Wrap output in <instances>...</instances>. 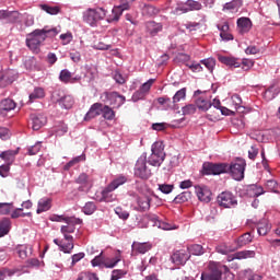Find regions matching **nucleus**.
Segmentation results:
<instances>
[{
    "instance_id": "nucleus-42",
    "label": "nucleus",
    "mask_w": 280,
    "mask_h": 280,
    "mask_svg": "<svg viewBox=\"0 0 280 280\" xmlns=\"http://www.w3.org/2000/svg\"><path fill=\"white\" fill-rule=\"evenodd\" d=\"M14 211V203L0 202V215H10Z\"/></svg>"
},
{
    "instance_id": "nucleus-17",
    "label": "nucleus",
    "mask_w": 280,
    "mask_h": 280,
    "mask_svg": "<svg viewBox=\"0 0 280 280\" xmlns=\"http://www.w3.org/2000/svg\"><path fill=\"white\" fill-rule=\"evenodd\" d=\"M16 80V71L14 70H7L1 77H0V88L5 89V86H10L12 82Z\"/></svg>"
},
{
    "instance_id": "nucleus-58",
    "label": "nucleus",
    "mask_w": 280,
    "mask_h": 280,
    "mask_svg": "<svg viewBox=\"0 0 280 280\" xmlns=\"http://www.w3.org/2000/svg\"><path fill=\"white\" fill-rule=\"evenodd\" d=\"M196 105L195 104H188L182 108L183 115H194L196 113Z\"/></svg>"
},
{
    "instance_id": "nucleus-63",
    "label": "nucleus",
    "mask_w": 280,
    "mask_h": 280,
    "mask_svg": "<svg viewBox=\"0 0 280 280\" xmlns=\"http://www.w3.org/2000/svg\"><path fill=\"white\" fill-rule=\"evenodd\" d=\"M232 104L235 106L236 110H240L241 108H244L242 106V97H240V95H237V94H234L232 96Z\"/></svg>"
},
{
    "instance_id": "nucleus-11",
    "label": "nucleus",
    "mask_w": 280,
    "mask_h": 280,
    "mask_svg": "<svg viewBox=\"0 0 280 280\" xmlns=\"http://www.w3.org/2000/svg\"><path fill=\"white\" fill-rule=\"evenodd\" d=\"M103 95L105 96V100H107L112 106H116V108L126 104V96L118 92H104Z\"/></svg>"
},
{
    "instance_id": "nucleus-31",
    "label": "nucleus",
    "mask_w": 280,
    "mask_h": 280,
    "mask_svg": "<svg viewBox=\"0 0 280 280\" xmlns=\"http://www.w3.org/2000/svg\"><path fill=\"white\" fill-rule=\"evenodd\" d=\"M270 229H272V226L266 219L260 220L257 224L258 235H268V233H270Z\"/></svg>"
},
{
    "instance_id": "nucleus-54",
    "label": "nucleus",
    "mask_w": 280,
    "mask_h": 280,
    "mask_svg": "<svg viewBox=\"0 0 280 280\" xmlns=\"http://www.w3.org/2000/svg\"><path fill=\"white\" fill-rule=\"evenodd\" d=\"M201 65H205L208 71L213 73V69H215V60L213 58L202 59Z\"/></svg>"
},
{
    "instance_id": "nucleus-61",
    "label": "nucleus",
    "mask_w": 280,
    "mask_h": 280,
    "mask_svg": "<svg viewBox=\"0 0 280 280\" xmlns=\"http://www.w3.org/2000/svg\"><path fill=\"white\" fill-rule=\"evenodd\" d=\"M145 95L148 94H144L143 91L141 89H139L138 91H136L132 96H131V101L133 102H139L141 100H145Z\"/></svg>"
},
{
    "instance_id": "nucleus-22",
    "label": "nucleus",
    "mask_w": 280,
    "mask_h": 280,
    "mask_svg": "<svg viewBox=\"0 0 280 280\" xmlns=\"http://www.w3.org/2000/svg\"><path fill=\"white\" fill-rule=\"evenodd\" d=\"M150 202H152V199L148 196H142L137 198V205L136 208L137 211H140L141 213L145 211H150Z\"/></svg>"
},
{
    "instance_id": "nucleus-2",
    "label": "nucleus",
    "mask_w": 280,
    "mask_h": 280,
    "mask_svg": "<svg viewBox=\"0 0 280 280\" xmlns=\"http://www.w3.org/2000/svg\"><path fill=\"white\" fill-rule=\"evenodd\" d=\"M234 277L235 276L226 266H221L220 269H218V267L210 265V271L201 273V280H233Z\"/></svg>"
},
{
    "instance_id": "nucleus-33",
    "label": "nucleus",
    "mask_w": 280,
    "mask_h": 280,
    "mask_svg": "<svg viewBox=\"0 0 280 280\" xmlns=\"http://www.w3.org/2000/svg\"><path fill=\"white\" fill-rule=\"evenodd\" d=\"M12 226V222L10 219L4 218L0 221V237H5L10 233V229Z\"/></svg>"
},
{
    "instance_id": "nucleus-53",
    "label": "nucleus",
    "mask_w": 280,
    "mask_h": 280,
    "mask_svg": "<svg viewBox=\"0 0 280 280\" xmlns=\"http://www.w3.org/2000/svg\"><path fill=\"white\" fill-rule=\"evenodd\" d=\"M23 208H16L12 213H11V218L16 219V218H32V212H22Z\"/></svg>"
},
{
    "instance_id": "nucleus-64",
    "label": "nucleus",
    "mask_w": 280,
    "mask_h": 280,
    "mask_svg": "<svg viewBox=\"0 0 280 280\" xmlns=\"http://www.w3.org/2000/svg\"><path fill=\"white\" fill-rule=\"evenodd\" d=\"M62 234L75 233V225L72 223H67V225L61 226Z\"/></svg>"
},
{
    "instance_id": "nucleus-6",
    "label": "nucleus",
    "mask_w": 280,
    "mask_h": 280,
    "mask_svg": "<svg viewBox=\"0 0 280 280\" xmlns=\"http://www.w3.org/2000/svg\"><path fill=\"white\" fill-rule=\"evenodd\" d=\"M244 172H246V160L236 159L231 164H226V174H231L234 180H244Z\"/></svg>"
},
{
    "instance_id": "nucleus-5",
    "label": "nucleus",
    "mask_w": 280,
    "mask_h": 280,
    "mask_svg": "<svg viewBox=\"0 0 280 280\" xmlns=\"http://www.w3.org/2000/svg\"><path fill=\"white\" fill-rule=\"evenodd\" d=\"M218 60L219 62H221L222 65H225L230 69H238V67H241L243 71H249L254 65L253 60L250 59H243L242 61H240L235 57H226L222 55L218 56Z\"/></svg>"
},
{
    "instance_id": "nucleus-24",
    "label": "nucleus",
    "mask_w": 280,
    "mask_h": 280,
    "mask_svg": "<svg viewBox=\"0 0 280 280\" xmlns=\"http://www.w3.org/2000/svg\"><path fill=\"white\" fill-rule=\"evenodd\" d=\"M245 194L248 198H259L264 194V187L249 185L245 188Z\"/></svg>"
},
{
    "instance_id": "nucleus-51",
    "label": "nucleus",
    "mask_w": 280,
    "mask_h": 280,
    "mask_svg": "<svg viewBox=\"0 0 280 280\" xmlns=\"http://www.w3.org/2000/svg\"><path fill=\"white\" fill-rule=\"evenodd\" d=\"M185 97H187V89L183 88L173 96V104H178V102H180V100H185Z\"/></svg>"
},
{
    "instance_id": "nucleus-27",
    "label": "nucleus",
    "mask_w": 280,
    "mask_h": 280,
    "mask_svg": "<svg viewBox=\"0 0 280 280\" xmlns=\"http://www.w3.org/2000/svg\"><path fill=\"white\" fill-rule=\"evenodd\" d=\"M145 30L151 36H156L159 32H163V24L150 21L145 23Z\"/></svg>"
},
{
    "instance_id": "nucleus-52",
    "label": "nucleus",
    "mask_w": 280,
    "mask_h": 280,
    "mask_svg": "<svg viewBox=\"0 0 280 280\" xmlns=\"http://www.w3.org/2000/svg\"><path fill=\"white\" fill-rule=\"evenodd\" d=\"M77 280H100V278H97L96 273H93L91 271H83L79 275V278Z\"/></svg>"
},
{
    "instance_id": "nucleus-62",
    "label": "nucleus",
    "mask_w": 280,
    "mask_h": 280,
    "mask_svg": "<svg viewBox=\"0 0 280 280\" xmlns=\"http://www.w3.org/2000/svg\"><path fill=\"white\" fill-rule=\"evenodd\" d=\"M266 187L268 190L272 191L273 194H277V187H279V184L277 183V180L269 179L266 183Z\"/></svg>"
},
{
    "instance_id": "nucleus-55",
    "label": "nucleus",
    "mask_w": 280,
    "mask_h": 280,
    "mask_svg": "<svg viewBox=\"0 0 280 280\" xmlns=\"http://www.w3.org/2000/svg\"><path fill=\"white\" fill-rule=\"evenodd\" d=\"M116 215L120 218V220H128L130 218V213L126 210H124L121 207H117L115 209Z\"/></svg>"
},
{
    "instance_id": "nucleus-45",
    "label": "nucleus",
    "mask_w": 280,
    "mask_h": 280,
    "mask_svg": "<svg viewBox=\"0 0 280 280\" xmlns=\"http://www.w3.org/2000/svg\"><path fill=\"white\" fill-rule=\"evenodd\" d=\"M67 132H69V127L65 122H59L55 127V135H56V137H62V136L67 135Z\"/></svg>"
},
{
    "instance_id": "nucleus-10",
    "label": "nucleus",
    "mask_w": 280,
    "mask_h": 280,
    "mask_svg": "<svg viewBox=\"0 0 280 280\" xmlns=\"http://www.w3.org/2000/svg\"><path fill=\"white\" fill-rule=\"evenodd\" d=\"M103 253H101L98 256H95L92 260L91 264L93 268H96V266H100V268H115L121 259L119 257L113 258L110 261L104 259L102 257Z\"/></svg>"
},
{
    "instance_id": "nucleus-30",
    "label": "nucleus",
    "mask_w": 280,
    "mask_h": 280,
    "mask_svg": "<svg viewBox=\"0 0 280 280\" xmlns=\"http://www.w3.org/2000/svg\"><path fill=\"white\" fill-rule=\"evenodd\" d=\"M121 14H124V12L117 5H115L112 10V13L107 15V23H119Z\"/></svg>"
},
{
    "instance_id": "nucleus-49",
    "label": "nucleus",
    "mask_w": 280,
    "mask_h": 280,
    "mask_svg": "<svg viewBox=\"0 0 280 280\" xmlns=\"http://www.w3.org/2000/svg\"><path fill=\"white\" fill-rule=\"evenodd\" d=\"M186 5L188 7V12L202 10V3L196 0H187Z\"/></svg>"
},
{
    "instance_id": "nucleus-13",
    "label": "nucleus",
    "mask_w": 280,
    "mask_h": 280,
    "mask_svg": "<svg viewBox=\"0 0 280 280\" xmlns=\"http://www.w3.org/2000/svg\"><path fill=\"white\" fill-rule=\"evenodd\" d=\"M148 220L151 222L152 226H158V229H162V231H174V229H176V225L161 221L156 214H148Z\"/></svg>"
},
{
    "instance_id": "nucleus-28",
    "label": "nucleus",
    "mask_w": 280,
    "mask_h": 280,
    "mask_svg": "<svg viewBox=\"0 0 280 280\" xmlns=\"http://www.w3.org/2000/svg\"><path fill=\"white\" fill-rule=\"evenodd\" d=\"M59 80L60 82H63V84H69V82L73 83L80 80V78H73V74H71V71L63 69L59 73Z\"/></svg>"
},
{
    "instance_id": "nucleus-16",
    "label": "nucleus",
    "mask_w": 280,
    "mask_h": 280,
    "mask_svg": "<svg viewBox=\"0 0 280 280\" xmlns=\"http://www.w3.org/2000/svg\"><path fill=\"white\" fill-rule=\"evenodd\" d=\"M104 108V104L102 103H94L89 112L84 116V121H91V119H95V117H100L102 115V110Z\"/></svg>"
},
{
    "instance_id": "nucleus-41",
    "label": "nucleus",
    "mask_w": 280,
    "mask_h": 280,
    "mask_svg": "<svg viewBox=\"0 0 280 280\" xmlns=\"http://www.w3.org/2000/svg\"><path fill=\"white\" fill-rule=\"evenodd\" d=\"M189 200H191V191H183L174 198L173 202H175V205H183V202Z\"/></svg>"
},
{
    "instance_id": "nucleus-37",
    "label": "nucleus",
    "mask_w": 280,
    "mask_h": 280,
    "mask_svg": "<svg viewBox=\"0 0 280 280\" xmlns=\"http://www.w3.org/2000/svg\"><path fill=\"white\" fill-rule=\"evenodd\" d=\"M279 95V88L277 85H271L265 91L264 97L267 102L275 100Z\"/></svg>"
},
{
    "instance_id": "nucleus-4",
    "label": "nucleus",
    "mask_w": 280,
    "mask_h": 280,
    "mask_svg": "<svg viewBox=\"0 0 280 280\" xmlns=\"http://www.w3.org/2000/svg\"><path fill=\"white\" fill-rule=\"evenodd\" d=\"M107 11L104 8L88 9L83 12V21L91 27H97L98 21L106 19Z\"/></svg>"
},
{
    "instance_id": "nucleus-23",
    "label": "nucleus",
    "mask_w": 280,
    "mask_h": 280,
    "mask_svg": "<svg viewBox=\"0 0 280 280\" xmlns=\"http://www.w3.org/2000/svg\"><path fill=\"white\" fill-rule=\"evenodd\" d=\"M237 27L240 34H247V32H250V28L253 27V22H250V19L248 18H240L237 20Z\"/></svg>"
},
{
    "instance_id": "nucleus-29",
    "label": "nucleus",
    "mask_w": 280,
    "mask_h": 280,
    "mask_svg": "<svg viewBox=\"0 0 280 280\" xmlns=\"http://www.w3.org/2000/svg\"><path fill=\"white\" fill-rule=\"evenodd\" d=\"M16 254L19 255L20 259H27L30 255H32V246L30 245H19L15 248Z\"/></svg>"
},
{
    "instance_id": "nucleus-25",
    "label": "nucleus",
    "mask_w": 280,
    "mask_h": 280,
    "mask_svg": "<svg viewBox=\"0 0 280 280\" xmlns=\"http://www.w3.org/2000/svg\"><path fill=\"white\" fill-rule=\"evenodd\" d=\"M114 189H110V186H106L102 190L101 202H115L117 200V195L113 194Z\"/></svg>"
},
{
    "instance_id": "nucleus-21",
    "label": "nucleus",
    "mask_w": 280,
    "mask_h": 280,
    "mask_svg": "<svg viewBox=\"0 0 280 280\" xmlns=\"http://www.w3.org/2000/svg\"><path fill=\"white\" fill-rule=\"evenodd\" d=\"M16 108V102L12 98H4L0 102V115H5Z\"/></svg>"
},
{
    "instance_id": "nucleus-8",
    "label": "nucleus",
    "mask_w": 280,
    "mask_h": 280,
    "mask_svg": "<svg viewBox=\"0 0 280 280\" xmlns=\"http://www.w3.org/2000/svg\"><path fill=\"white\" fill-rule=\"evenodd\" d=\"M219 207L223 209H235L237 207V198L231 191H223L217 197Z\"/></svg>"
},
{
    "instance_id": "nucleus-15",
    "label": "nucleus",
    "mask_w": 280,
    "mask_h": 280,
    "mask_svg": "<svg viewBox=\"0 0 280 280\" xmlns=\"http://www.w3.org/2000/svg\"><path fill=\"white\" fill-rule=\"evenodd\" d=\"M152 250V243L133 242L131 245V255H145V253Z\"/></svg>"
},
{
    "instance_id": "nucleus-36",
    "label": "nucleus",
    "mask_w": 280,
    "mask_h": 280,
    "mask_svg": "<svg viewBox=\"0 0 280 280\" xmlns=\"http://www.w3.org/2000/svg\"><path fill=\"white\" fill-rule=\"evenodd\" d=\"M43 97H45V90L43 88H35L28 95V102L32 104L36 102V100H43Z\"/></svg>"
},
{
    "instance_id": "nucleus-48",
    "label": "nucleus",
    "mask_w": 280,
    "mask_h": 280,
    "mask_svg": "<svg viewBox=\"0 0 280 280\" xmlns=\"http://www.w3.org/2000/svg\"><path fill=\"white\" fill-rule=\"evenodd\" d=\"M19 19H21V14L18 11H7V23H18Z\"/></svg>"
},
{
    "instance_id": "nucleus-60",
    "label": "nucleus",
    "mask_w": 280,
    "mask_h": 280,
    "mask_svg": "<svg viewBox=\"0 0 280 280\" xmlns=\"http://www.w3.org/2000/svg\"><path fill=\"white\" fill-rule=\"evenodd\" d=\"M126 277V271L121 269H116L112 271V279L110 280H119Z\"/></svg>"
},
{
    "instance_id": "nucleus-47",
    "label": "nucleus",
    "mask_w": 280,
    "mask_h": 280,
    "mask_svg": "<svg viewBox=\"0 0 280 280\" xmlns=\"http://www.w3.org/2000/svg\"><path fill=\"white\" fill-rule=\"evenodd\" d=\"M196 107L199 108V110H209L211 103L202 97H199L196 100Z\"/></svg>"
},
{
    "instance_id": "nucleus-40",
    "label": "nucleus",
    "mask_w": 280,
    "mask_h": 280,
    "mask_svg": "<svg viewBox=\"0 0 280 280\" xmlns=\"http://www.w3.org/2000/svg\"><path fill=\"white\" fill-rule=\"evenodd\" d=\"M39 8L40 10H43L47 14H51L52 16L56 14H60L61 12L60 5L40 4Z\"/></svg>"
},
{
    "instance_id": "nucleus-39",
    "label": "nucleus",
    "mask_w": 280,
    "mask_h": 280,
    "mask_svg": "<svg viewBox=\"0 0 280 280\" xmlns=\"http://www.w3.org/2000/svg\"><path fill=\"white\" fill-rule=\"evenodd\" d=\"M250 242H253V236L248 232L241 235L236 240V244H237L238 248H243V246H248V244H250Z\"/></svg>"
},
{
    "instance_id": "nucleus-38",
    "label": "nucleus",
    "mask_w": 280,
    "mask_h": 280,
    "mask_svg": "<svg viewBox=\"0 0 280 280\" xmlns=\"http://www.w3.org/2000/svg\"><path fill=\"white\" fill-rule=\"evenodd\" d=\"M58 102L61 105V108H66V110H69V108H73V104H75V102L73 101V96L71 95L62 96L60 100H58Z\"/></svg>"
},
{
    "instance_id": "nucleus-26",
    "label": "nucleus",
    "mask_w": 280,
    "mask_h": 280,
    "mask_svg": "<svg viewBox=\"0 0 280 280\" xmlns=\"http://www.w3.org/2000/svg\"><path fill=\"white\" fill-rule=\"evenodd\" d=\"M19 154V150H8L0 153V159L5 162L8 165H12Z\"/></svg>"
},
{
    "instance_id": "nucleus-9",
    "label": "nucleus",
    "mask_w": 280,
    "mask_h": 280,
    "mask_svg": "<svg viewBox=\"0 0 280 280\" xmlns=\"http://www.w3.org/2000/svg\"><path fill=\"white\" fill-rule=\"evenodd\" d=\"M203 174L207 176H219L220 174H226V163H203Z\"/></svg>"
},
{
    "instance_id": "nucleus-3",
    "label": "nucleus",
    "mask_w": 280,
    "mask_h": 280,
    "mask_svg": "<svg viewBox=\"0 0 280 280\" xmlns=\"http://www.w3.org/2000/svg\"><path fill=\"white\" fill-rule=\"evenodd\" d=\"M151 154L148 158L149 165L153 167H161L163 161H165V144L163 141H156L151 147Z\"/></svg>"
},
{
    "instance_id": "nucleus-44",
    "label": "nucleus",
    "mask_w": 280,
    "mask_h": 280,
    "mask_svg": "<svg viewBox=\"0 0 280 280\" xmlns=\"http://www.w3.org/2000/svg\"><path fill=\"white\" fill-rule=\"evenodd\" d=\"M188 250V255H196V256H200V255H205V249L202 248V245H190L187 247Z\"/></svg>"
},
{
    "instance_id": "nucleus-20",
    "label": "nucleus",
    "mask_w": 280,
    "mask_h": 280,
    "mask_svg": "<svg viewBox=\"0 0 280 280\" xmlns=\"http://www.w3.org/2000/svg\"><path fill=\"white\" fill-rule=\"evenodd\" d=\"M255 257V250H241L228 256V261H234V259H253Z\"/></svg>"
},
{
    "instance_id": "nucleus-18",
    "label": "nucleus",
    "mask_w": 280,
    "mask_h": 280,
    "mask_svg": "<svg viewBox=\"0 0 280 280\" xmlns=\"http://www.w3.org/2000/svg\"><path fill=\"white\" fill-rule=\"evenodd\" d=\"M219 32H220V38L224 40L225 43H229V40H233V34H231L230 30L231 27L226 22L223 24H218L217 25Z\"/></svg>"
},
{
    "instance_id": "nucleus-50",
    "label": "nucleus",
    "mask_w": 280,
    "mask_h": 280,
    "mask_svg": "<svg viewBox=\"0 0 280 280\" xmlns=\"http://www.w3.org/2000/svg\"><path fill=\"white\" fill-rule=\"evenodd\" d=\"M189 12V9L187 7V2H178L176 8L174 9L173 13L180 15V14H187Z\"/></svg>"
},
{
    "instance_id": "nucleus-34",
    "label": "nucleus",
    "mask_w": 280,
    "mask_h": 280,
    "mask_svg": "<svg viewBox=\"0 0 280 280\" xmlns=\"http://www.w3.org/2000/svg\"><path fill=\"white\" fill-rule=\"evenodd\" d=\"M126 183H128V177L120 175L114 178L112 183L108 184L107 186L109 187V189H114L115 191V189H118L119 187H121V185H126Z\"/></svg>"
},
{
    "instance_id": "nucleus-57",
    "label": "nucleus",
    "mask_w": 280,
    "mask_h": 280,
    "mask_svg": "<svg viewBox=\"0 0 280 280\" xmlns=\"http://www.w3.org/2000/svg\"><path fill=\"white\" fill-rule=\"evenodd\" d=\"M244 276H245V279H248V280H261L262 279V277L260 275L253 272V270H250V269L245 270Z\"/></svg>"
},
{
    "instance_id": "nucleus-14",
    "label": "nucleus",
    "mask_w": 280,
    "mask_h": 280,
    "mask_svg": "<svg viewBox=\"0 0 280 280\" xmlns=\"http://www.w3.org/2000/svg\"><path fill=\"white\" fill-rule=\"evenodd\" d=\"M190 257H191V255H189V253H187V250L179 249V250H176L171 256V259H172L173 264H175V266H185V264H187V261H189Z\"/></svg>"
},
{
    "instance_id": "nucleus-32",
    "label": "nucleus",
    "mask_w": 280,
    "mask_h": 280,
    "mask_svg": "<svg viewBox=\"0 0 280 280\" xmlns=\"http://www.w3.org/2000/svg\"><path fill=\"white\" fill-rule=\"evenodd\" d=\"M78 185H82L83 187H86V189H91L93 187V179L86 175V173H82L77 178Z\"/></svg>"
},
{
    "instance_id": "nucleus-19",
    "label": "nucleus",
    "mask_w": 280,
    "mask_h": 280,
    "mask_svg": "<svg viewBox=\"0 0 280 280\" xmlns=\"http://www.w3.org/2000/svg\"><path fill=\"white\" fill-rule=\"evenodd\" d=\"M33 130H40L47 124V116L43 114H32Z\"/></svg>"
},
{
    "instance_id": "nucleus-7",
    "label": "nucleus",
    "mask_w": 280,
    "mask_h": 280,
    "mask_svg": "<svg viewBox=\"0 0 280 280\" xmlns=\"http://www.w3.org/2000/svg\"><path fill=\"white\" fill-rule=\"evenodd\" d=\"M135 176L142 180H148L152 176V171L148 168V153H142L135 165Z\"/></svg>"
},
{
    "instance_id": "nucleus-46",
    "label": "nucleus",
    "mask_w": 280,
    "mask_h": 280,
    "mask_svg": "<svg viewBox=\"0 0 280 280\" xmlns=\"http://www.w3.org/2000/svg\"><path fill=\"white\" fill-rule=\"evenodd\" d=\"M82 211L85 215H93V213H95V211H97V206H95V202L89 201L82 208Z\"/></svg>"
},
{
    "instance_id": "nucleus-56",
    "label": "nucleus",
    "mask_w": 280,
    "mask_h": 280,
    "mask_svg": "<svg viewBox=\"0 0 280 280\" xmlns=\"http://www.w3.org/2000/svg\"><path fill=\"white\" fill-rule=\"evenodd\" d=\"M159 191H161L162 194H172V191H174V185L159 184Z\"/></svg>"
},
{
    "instance_id": "nucleus-43",
    "label": "nucleus",
    "mask_w": 280,
    "mask_h": 280,
    "mask_svg": "<svg viewBox=\"0 0 280 280\" xmlns=\"http://www.w3.org/2000/svg\"><path fill=\"white\" fill-rule=\"evenodd\" d=\"M102 115L104 119H107V121H113V119H115V110H113L108 105H103Z\"/></svg>"
},
{
    "instance_id": "nucleus-12",
    "label": "nucleus",
    "mask_w": 280,
    "mask_h": 280,
    "mask_svg": "<svg viewBox=\"0 0 280 280\" xmlns=\"http://www.w3.org/2000/svg\"><path fill=\"white\" fill-rule=\"evenodd\" d=\"M195 194L200 202L206 203L211 202V196H213V192H211V189H209V187L200 185L195 186Z\"/></svg>"
},
{
    "instance_id": "nucleus-35",
    "label": "nucleus",
    "mask_w": 280,
    "mask_h": 280,
    "mask_svg": "<svg viewBox=\"0 0 280 280\" xmlns=\"http://www.w3.org/2000/svg\"><path fill=\"white\" fill-rule=\"evenodd\" d=\"M49 209H51V199L49 198L39 199L36 212L44 213V211H49Z\"/></svg>"
},
{
    "instance_id": "nucleus-1",
    "label": "nucleus",
    "mask_w": 280,
    "mask_h": 280,
    "mask_svg": "<svg viewBox=\"0 0 280 280\" xmlns=\"http://www.w3.org/2000/svg\"><path fill=\"white\" fill-rule=\"evenodd\" d=\"M58 34H60V30L56 27L50 30H35L26 35V46L31 48L32 51H36V49L47 40V36H58Z\"/></svg>"
},
{
    "instance_id": "nucleus-59",
    "label": "nucleus",
    "mask_w": 280,
    "mask_h": 280,
    "mask_svg": "<svg viewBox=\"0 0 280 280\" xmlns=\"http://www.w3.org/2000/svg\"><path fill=\"white\" fill-rule=\"evenodd\" d=\"M184 27L189 32H197V30H200V22H187Z\"/></svg>"
}]
</instances>
